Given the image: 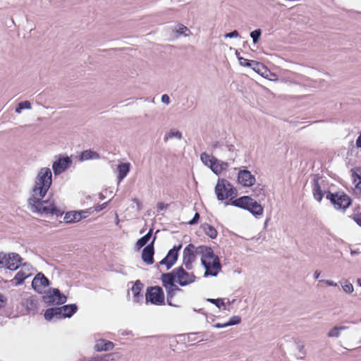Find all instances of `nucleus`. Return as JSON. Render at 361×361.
I'll return each instance as SVG.
<instances>
[{
	"mask_svg": "<svg viewBox=\"0 0 361 361\" xmlns=\"http://www.w3.org/2000/svg\"><path fill=\"white\" fill-rule=\"evenodd\" d=\"M320 282H324L326 285L329 286H337V283L331 280H320Z\"/></svg>",
	"mask_w": 361,
	"mask_h": 361,
	"instance_id": "obj_50",
	"label": "nucleus"
},
{
	"mask_svg": "<svg viewBox=\"0 0 361 361\" xmlns=\"http://www.w3.org/2000/svg\"><path fill=\"white\" fill-rule=\"evenodd\" d=\"M319 176H318L317 175L314 177L312 188L313 196L314 199L317 200L319 202H320L322 200V198L324 197V193L322 190L320 184L319 183Z\"/></svg>",
	"mask_w": 361,
	"mask_h": 361,
	"instance_id": "obj_22",
	"label": "nucleus"
},
{
	"mask_svg": "<svg viewBox=\"0 0 361 361\" xmlns=\"http://www.w3.org/2000/svg\"><path fill=\"white\" fill-rule=\"evenodd\" d=\"M99 157L100 156L97 152L92 151L91 149H87L81 153L80 156V160L84 161L88 159H99Z\"/></svg>",
	"mask_w": 361,
	"mask_h": 361,
	"instance_id": "obj_26",
	"label": "nucleus"
},
{
	"mask_svg": "<svg viewBox=\"0 0 361 361\" xmlns=\"http://www.w3.org/2000/svg\"><path fill=\"white\" fill-rule=\"evenodd\" d=\"M49 284V279L41 272L37 274L32 281V288L39 293H42L44 288Z\"/></svg>",
	"mask_w": 361,
	"mask_h": 361,
	"instance_id": "obj_13",
	"label": "nucleus"
},
{
	"mask_svg": "<svg viewBox=\"0 0 361 361\" xmlns=\"http://www.w3.org/2000/svg\"><path fill=\"white\" fill-rule=\"evenodd\" d=\"M130 164L129 163H122L118 164V174L117 178L119 181L122 180L130 171Z\"/></svg>",
	"mask_w": 361,
	"mask_h": 361,
	"instance_id": "obj_25",
	"label": "nucleus"
},
{
	"mask_svg": "<svg viewBox=\"0 0 361 361\" xmlns=\"http://www.w3.org/2000/svg\"><path fill=\"white\" fill-rule=\"evenodd\" d=\"M107 204H108V202H104L102 204L97 206L95 208V210L97 212L102 210L104 208H105L106 207Z\"/></svg>",
	"mask_w": 361,
	"mask_h": 361,
	"instance_id": "obj_56",
	"label": "nucleus"
},
{
	"mask_svg": "<svg viewBox=\"0 0 361 361\" xmlns=\"http://www.w3.org/2000/svg\"><path fill=\"white\" fill-rule=\"evenodd\" d=\"M326 198L329 200L336 210L345 212L352 204L351 198L343 192L326 193Z\"/></svg>",
	"mask_w": 361,
	"mask_h": 361,
	"instance_id": "obj_3",
	"label": "nucleus"
},
{
	"mask_svg": "<svg viewBox=\"0 0 361 361\" xmlns=\"http://www.w3.org/2000/svg\"><path fill=\"white\" fill-rule=\"evenodd\" d=\"M254 192L256 194V196H259L261 193H262V195H264V190L262 187L260 185H258L255 189Z\"/></svg>",
	"mask_w": 361,
	"mask_h": 361,
	"instance_id": "obj_46",
	"label": "nucleus"
},
{
	"mask_svg": "<svg viewBox=\"0 0 361 361\" xmlns=\"http://www.w3.org/2000/svg\"><path fill=\"white\" fill-rule=\"evenodd\" d=\"M200 159L202 161V163L208 167H210L214 161H217L216 158L210 156L207 152H202L200 154Z\"/></svg>",
	"mask_w": 361,
	"mask_h": 361,
	"instance_id": "obj_31",
	"label": "nucleus"
},
{
	"mask_svg": "<svg viewBox=\"0 0 361 361\" xmlns=\"http://www.w3.org/2000/svg\"><path fill=\"white\" fill-rule=\"evenodd\" d=\"M133 202L136 204L137 209L140 210L142 208V203L137 198L133 199Z\"/></svg>",
	"mask_w": 361,
	"mask_h": 361,
	"instance_id": "obj_53",
	"label": "nucleus"
},
{
	"mask_svg": "<svg viewBox=\"0 0 361 361\" xmlns=\"http://www.w3.org/2000/svg\"><path fill=\"white\" fill-rule=\"evenodd\" d=\"M341 284L342 285L343 290L346 293L350 294L353 292L354 288L351 283L348 282V281H345L344 283L341 282Z\"/></svg>",
	"mask_w": 361,
	"mask_h": 361,
	"instance_id": "obj_37",
	"label": "nucleus"
},
{
	"mask_svg": "<svg viewBox=\"0 0 361 361\" xmlns=\"http://www.w3.org/2000/svg\"><path fill=\"white\" fill-rule=\"evenodd\" d=\"M42 301L47 305L56 304L55 295H54V292H51V289L42 297Z\"/></svg>",
	"mask_w": 361,
	"mask_h": 361,
	"instance_id": "obj_33",
	"label": "nucleus"
},
{
	"mask_svg": "<svg viewBox=\"0 0 361 361\" xmlns=\"http://www.w3.org/2000/svg\"><path fill=\"white\" fill-rule=\"evenodd\" d=\"M357 283H358L359 286H361V279H357Z\"/></svg>",
	"mask_w": 361,
	"mask_h": 361,
	"instance_id": "obj_64",
	"label": "nucleus"
},
{
	"mask_svg": "<svg viewBox=\"0 0 361 361\" xmlns=\"http://www.w3.org/2000/svg\"><path fill=\"white\" fill-rule=\"evenodd\" d=\"M52 174L49 168H42L36 178L35 185L32 188V196L28 199L29 209L39 214H51L56 216L63 215V212L59 209L53 202L42 200L52 183Z\"/></svg>",
	"mask_w": 361,
	"mask_h": 361,
	"instance_id": "obj_1",
	"label": "nucleus"
},
{
	"mask_svg": "<svg viewBox=\"0 0 361 361\" xmlns=\"http://www.w3.org/2000/svg\"><path fill=\"white\" fill-rule=\"evenodd\" d=\"M195 252L197 255H201V259H212L216 255H214L213 250L208 246L200 245L195 249Z\"/></svg>",
	"mask_w": 361,
	"mask_h": 361,
	"instance_id": "obj_20",
	"label": "nucleus"
},
{
	"mask_svg": "<svg viewBox=\"0 0 361 361\" xmlns=\"http://www.w3.org/2000/svg\"><path fill=\"white\" fill-rule=\"evenodd\" d=\"M353 183L355 184L354 192L357 195H361V167H355L351 169Z\"/></svg>",
	"mask_w": 361,
	"mask_h": 361,
	"instance_id": "obj_17",
	"label": "nucleus"
},
{
	"mask_svg": "<svg viewBox=\"0 0 361 361\" xmlns=\"http://www.w3.org/2000/svg\"><path fill=\"white\" fill-rule=\"evenodd\" d=\"M360 253V251L359 250H351L350 251V254L351 255H357Z\"/></svg>",
	"mask_w": 361,
	"mask_h": 361,
	"instance_id": "obj_61",
	"label": "nucleus"
},
{
	"mask_svg": "<svg viewBox=\"0 0 361 361\" xmlns=\"http://www.w3.org/2000/svg\"><path fill=\"white\" fill-rule=\"evenodd\" d=\"M22 260L21 257L16 252H0V268L15 271L21 265Z\"/></svg>",
	"mask_w": 361,
	"mask_h": 361,
	"instance_id": "obj_6",
	"label": "nucleus"
},
{
	"mask_svg": "<svg viewBox=\"0 0 361 361\" xmlns=\"http://www.w3.org/2000/svg\"><path fill=\"white\" fill-rule=\"evenodd\" d=\"M356 146L358 148H361V132L360 135L358 136L357 140H356Z\"/></svg>",
	"mask_w": 361,
	"mask_h": 361,
	"instance_id": "obj_57",
	"label": "nucleus"
},
{
	"mask_svg": "<svg viewBox=\"0 0 361 361\" xmlns=\"http://www.w3.org/2000/svg\"><path fill=\"white\" fill-rule=\"evenodd\" d=\"M227 326H227L226 322L224 323V324L216 323L214 325V327L216 328V329L224 328V327H227Z\"/></svg>",
	"mask_w": 361,
	"mask_h": 361,
	"instance_id": "obj_55",
	"label": "nucleus"
},
{
	"mask_svg": "<svg viewBox=\"0 0 361 361\" xmlns=\"http://www.w3.org/2000/svg\"><path fill=\"white\" fill-rule=\"evenodd\" d=\"M21 304L25 307L26 311L28 313L35 314L37 310V300L34 297L31 296L22 300Z\"/></svg>",
	"mask_w": 361,
	"mask_h": 361,
	"instance_id": "obj_18",
	"label": "nucleus"
},
{
	"mask_svg": "<svg viewBox=\"0 0 361 361\" xmlns=\"http://www.w3.org/2000/svg\"><path fill=\"white\" fill-rule=\"evenodd\" d=\"M212 149L214 150L216 148H220L222 147V144L219 141L213 142L211 145Z\"/></svg>",
	"mask_w": 361,
	"mask_h": 361,
	"instance_id": "obj_49",
	"label": "nucleus"
},
{
	"mask_svg": "<svg viewBox=\"0 0 361 361\" xmlns=\"http://www.w3.org/2000/svg\"><path fill=\"white\" fill-rule=\"evenodd\" d=\"M173 137H176L178 140H181L182 139V133L179 130H176L171 129V130H170V131L168 133H166L164 135V140L165 142H168V140L170 138H173Z\"/></svg>",
	"mask_w": 361,
	"mask_h": 361,
	"instance_id": "obj_34",
	"label": "nucleus"
},
{
	"mask_svg": "<svg viewBox=\"0 0 361 361\" xmlns=\"http://www.w3.org/2000/svg\"><path fill=\"white\" fill-rule=\"evenodd\" d=\"M231 204L249 211L252 215L257 216L263 214L262 206L250 196H243L231 201Z\"/></svg>",
	"mask_w": 361,
	"mask_h": 361,
	"instance_id": "obj_2",
	"label": "nucleus"
},
{
	"mask_svg": "<svg viewBox=\"0 0 361 361\" xmlns=\"http://www.w3.org/2000/svg\"><path fill=\"white\" fill-rule=\"evenodd\" d=\"M197 333H190L188 334V341H197Z\"/></svg>",
	"mask_w": 361,
	"mask_h": 361,
	"instance_id": "obj_48",
	"label": "nucleus"
},
{
	"mask_svg": "<svg viewBox=\"0 0 361 361\" xmlns=\"http://www.w3.org/2000/svg\"><path fill=\"white\" fill-rule=\"evenodd\" d=\"M184 269L183 266L178 267L173 269L171 274L173 276L174 281H176L180 286H186L196 280V276L193 273H189Z\"/></svg>",
	"mask_w": 361,
	"mask_h": 361,
	"instance_id": "obj_7",
	"label": "nucleus"
},
{
	"mask_svg": "<svg viewBox=\"0 0 361 361\" xmlns=\"http://www.w3.org/2000/svg\"><path fill=\"white\" fill-rule=\"evenodd\" d=\"M261 35V29H256L250 32V37L252 39L254 44H257L259 42Z\"/></svg>",
	"mask_w": 361,
	"mask_h": 361,
	"instance_id": "obj_36",
	"label": "nucleus"
},
{
	"mask_svg": "<svg viewBox=\"0 0 361 361\" xmlns=\"http://www.w3.org/2000/svg\"><path fill=\"white\" fill-rule=\"evenodd\" d=\"M168 207L169 204H164V202H158L157 206L158 212L166 209Z\"/></svg>",
	"mask_w": 361,
	"mask_h": 361,
	"instance_id": "obj_47",
	"label": "nucleus"
},
{
	"mask_svg": "<svg viewBox=\"0 0 361 361\" xmlns=\"http://www.w3.org/2000/svg\"><path fill=\"white\" fill-rule=\"evenodd\" d=\"M209 302L214 304L216 305L218 308L223 307L224 310L226 309L225 303L224 302V300L222 298H217V299H213V298H208L207 300Z\"/></svg>",
	"mask_w": 361,
	"mask_h": 361,
	"instance_id": "obj_35",
	"label": "nucleus"
},
{
	"mask_svg": "<svg viewBox=\"0 0 361 361\" xmlns=\"http://www.w3.org/2000/svg\"><path fill=\"white\" fill-rule=\"evenodd\" d=\"M244 66L252 67L255 72L260 73L262 75H264V73H262V71L264 70L265 71H267V68H265V66L262 63L257 62L256 61L246 62V63H244Z\"/></svg>",
	"mask_w": 361,
	"mask_h": 361,
	"instance_id": "obj_27",
	"label": "nucleus"
},
{
	"mask_svg": "<svg viewBox=\"0 0 361 361\" xmlns=\"http://www.w3.org/2000/svg\"><path fill=\"white\" fill-rule=\"evenodd\" d=\"M227 148L229 152H233L234 150V146L233 145H228Z\"/></svg>",
	"mask_w": 361,
	"mask_h": 361,
	"instance_id": "obj_60",
	"label": "nucleus"
},
{
	"mask_svg": "<svg viewBox=\"0 0 361 361\" xmlns=\"http://www.w3.org/2000/svg\"><path fill=\"white\" fill-rule=\"evenodd\" d=\"M238 36H239V33L237 30H233L231 32L226 33L224 35V37L226 38H235V37H238Z\"/></svg>",
	"mask_w": 361,
	"mask_h": 361,
	"instance_id": "obj_43",
	"label": "nucleus"
},
{
	"mask_svg": "<svg viewBox=\"0 0 361 361\" xmlns=\"http://www.w3.org/2000/svg\"><path fill=\"white\" fill-rule=\"evenodd\" d=\"M63 313L61 307H50L48 308L44 314V319L47 321H51L53 319H63Z\"/></svg>",
	"mask_w": 361,
	"mask_h": 361,
	"instance_id": "obj_19",
	"label": "nucleus"
},
{
	"mask_svg": "<svg viewBox=\"0 0 361 361\" xmlns=\"http://www.w3.org/2000/svg\"><path fill=\"white\" fill-rule=\"evenodd\" d=\"M72 159L71 157H59L52 164V169L55 176L60 175L68 169L72 164Z\"/></svg>",
	"mask_w": 361,
	"mask_h": 361,
	"instance_id": "obj_12",
	"label": "nucleus"
},
{
	"mask_svg": "<svg viewBox=\"0 0 361 361\" xmlns=\"http://www.w3.org/2000/svg\"><path fill=\"white\" fill-rule=\"evenodd\" d=\"M238 61L240 63V65L244 66V63H246V62H251L250 60L244 59L243 57H238Z\"/></svg>",
	"mask_w": 361,
	"mask_h": 361,
	"instance_id": "obj_54",
	"label": "nucleus"
},
{
	"mask_svg": "<svg viewBox=\"0 0 361 361\" xmlns=\"http://www.w3.org/2000/svg\"><path fill=\"white\" fill-rule=\"evenodd\" d=\"M4 302V296L0 294V307L3 306Z\"/></svg>",
	"mask_w": 361,
	"mask_h": 361,
	"instance_id": "obj_62",
	"label": "nucleus"
},
{
	"mask_svg": "<svg viewBox=\"0 0 361 361\" xmlns=\"http://www.w3.org/2000/svg\"><path fill=\"white\" fill-rule=\"evenodd\" d=\"M30 276V274L25 272L23 269L20 270L18 272H17L13 279V280L16 281V285L22 284L25 280V279H27Z\"/></svg>",
	"mask_w": 361,
	"mask_h": 361,
	"instance_id": "obj_32",
	"label": "nucleus"
},
{
	"mask_svg": "<svg viewBox=\"0 0 361 361\" xmlns=\"http://www.w3.org/2000/svg\"><path fill=\"white\" fill-rule=\"evenodd\" d=\"M209 168L216 175H219L221 173V168L219 166V162L218 160L217 161H214L212 165Z\"/></svg>",
	"mask_w": 361,
	"mask_h": 361,
	"instance_id": "obj_39",
	"label": "nucleus"
},
{
	"mask_svg": "<svg viewBox=\"0 0 361 361\" xmlns=\"http://www.w3.org/2000/svg\"><path fill=\"white\" fill-rule=\"evenodd\" d=\"M22 110H23V108L21 107V106H20V105H19V104H18V106H17V107L16 108V112L17 114H20V113H21V111H22Z\"/></svg>",
	"mask_w": 361,
	"mask_h": 361,
	"instance_id": "obj_58",
	"label": "nucleus"
},
{
	"mask_svg": "<svg viewBox=\"0 0 361 361\" xmlns=\"http://www.w3.org/2000/svg\"><path fill=\"white\" fill-rule=\"evenodd\" d=\"M195 249L193 244L188 245L183 252V265L185 269L190 270L192 268V262L195 260Z\"/></svg>",
	"mask_w": 361,
	"mask_h": 361,
	"instance_id": "obj_11",
	"label": "nucleus"
},
{
	"mask_svg": "<svg viewBox=\"0 0 361 361\" xmlns=\"http://www.w3.org/2000/svg\"><path fill=\"white\" fill-rule=\"evenodd\" d=\"M63 313V318L71 317L78 310V306L75 304H70L60 307Z\"/></svg>",
	"mask_w": 361,
	"mask_h": 361,
	"instance_id": "obj_24",
	"label": "nucleus"
},
{
	"mask_svg": "<svg viewBox=\"0 0 361 361\" xmlns=\"http://www.w3.org/2000/svg\"><path fill=\"white\" fill-rule=\"evenodd\" d=\"M114 348V343L111 341H106L104 339H99L97 341L94 349L98 351H109Z\"/></svg>",
	"mask_w": 361,
	"mask_h": 361,
	"instance_id": "obj_23",
	"label": "nucleus"
},
{
	"mask_svg": "<svg viewBox=\"0 0 361 361\" xmlns=\"http://www.w3.org/2000/svg\"><path fill=\"white\" fill-rule=\"evenodd\" d=\"M339 336H340V331L338 329V326H334L328 333L329 337H338Z\"/></svg>",
	"mask_w": 361,
	"mask_h": 361,
	"instance_id": "obj_41",
	"label": "nucleus"
},
{
	"mask_svg": "<svg viewBox=\"0 0 361 361\" xmlns=\"http://www.w3.org/2000/svg\"><path fill=\"white\" fill-rule=\"evenodd\" d=\"M241 322V317L240 316H233L230 318L228 322H226L227 326H233L238 324Z\"/></svg>",
	"mask_w": 361,
	"mask_h": 361,
	"instance_id": "obj_38",
	"label": "nucleus"
},
{
	"mask_svg": "<svg viewBox=\"0 0 361 361\" xmlns=\"http://www.w3.org/2000/svg\"><path fill=\"white\" fill-rule=\"evenodd\" d=\"M178 28L176 30L179 35H183L185 36H188V35L185 33L186 31H189L188 28L183 24L178 25Z\"/></svg>",
	"mask_w": 361,
	"mask_h": 361,
	"instance_id": "obj_40",
	"label": "nucleus"
},
{
	"mask_svg": "<svg viewBox=\"0 0 361 361\" xmlns=\"http://www.w3.org/2000/svg\"><path fill=\"white\" fill-rule=\"evenodd\" d=\"M181 248V243L178 245H174L172 249L168 251L166 256L159 262L157 266L165 265L167 270L170 269L177 262L179 251Z\"/></svg>",
	"mask_w": 361,
	"mask_h": 361,
	"instance_id": "obj_9",
	"label": "nucleus"
},
{
	"mask_svg": "<svg viewBox=\"0 0 361 361\" xmlns=\"http://www.w3.org/2000/svg\"><path fill=\"white\" fill-rule=\"evenodd\" d=\"M143 287L144 285L140 280H137L133 284L131 290L133 294V300L135 302H140L142 300L143 295L140 293V292Z\"/></svg>",
	"mask_w": 361,
	"mask_h": 361,
	"instance_id": "obj_21",
	"label": "nucleus"
},
{
	"mask_svg": "<svg viewBox=\"0 0 361 361\" xmlns=\"http://www.w3.org/2000/svg\"><path fill=\"white\" fill-rule=\"evenodd\" d=\"M238 181L244 187H250L255 184L256 179L250 171L244 169L238 172Z\"/></svg>",
	"mask_w": 361,
	"mask_h": 361,
	"instance_id": "obj_15",
	"label": "nucleus"
},
{
	"mask_svg": "<svg viewBox=\"0 0 361 361\" xmlns=\"http://www.w3.org/2000/svg\"><path fill=\"white\" fill-rule=\"evenodd\" d=\"M20 106L23 108V109H30L31 104L29 101H23L18 103Z\"/></svg>",
	"mask_w": 361,
	"mask_h": 361,
	"instance_id": "obj_44",
	"label": "nucleus"
},
{
	"mask_svg": "<svg viewBox=\"0 0 361 361\" xmlns=\"http://www.w3.org/2000/svg\"><path fill=\"white\" fill-rule=\"evenodd\" d=\"M199 219H200V214H199V213L196 212L193 218L189 221V224L195 225L198 223Z\"/></svg>",
	"mask_w": 361,
	"mask_h": 361,
	"instance_id": "obj_45",
	"label": "nucleus"
},
{
	"mask_svg": "<svg viewBox=\"0 0 361 361\" xmlns=\"http://www.w3.org/2000/svg\"><path fill=\"white\" fill-rule=\"evenodd\" d=\"M219 166L221 168V172H222V171L225 170L228 166V164L227 162L221 161L219 162Z\"/></svg>",
	"mask_w": 361,
	"mask_h": 361,
	"instance_id": "obj_52",
	"label": "nucleus"
},
{
	"mask_svg": "<svg viewBox=\"0 0 361 361\" xmlns=\"http://www.w3.org/2000/svg\"><path fill=\"white\" fill-rule=\"evenodd\" d=\"M354 221L361 227V212L355 214L353 216H350Z\"/></svg>",
	"mask_w": 361,
	"mask_h": 361,
	"instance_id": "obj_42",
	"label": "nucleus"
},
{
	"mask_svg": "<svg viewBox=\"0 0 361 361\" xmlns=\"http://www.w3.org/2000/svg\"><path fill=\"white\" fill-rule=\"evenodd\" d=\"M152 232L153 228H150L146 235H145L144 236L137 240L135 244L137 250L141 249L142 247L147 244V243L149 242V239L152 237Z\"/></svg>",
	"mask_w": 361,
	"mask_h": 361,
	"instance_id": "obj_28",
	"label": "nucleus"
},
{
	"mask_svg": "<svg viewBox=\"0 0 361 361\" xmlns=\"http://www.w3.org/2000/svg\"><path fill=\"white\" fill-rule=\"evenodd\" d=\"M161 102L166 104H169L171 102L169 97L167 94L161 96Z\"/></svg>",
	"mask_w": 361,
	"mask_h": 361,
	"instance_id": "obj_51",
	"label": "nucleus"
},
{
	"mask_svg": "<svg viewBox=\"0 0 361 361\" xmlns=\"http://www.w3.org/2000/svg\"><path fill=\"white\" fill-rule=\"evenodd\" d=\"M338 329L340 331H342V330H345L347 329V326H338Z\"/></svg>",
	"mask_w": 361,
	"mask_h": 361,
	"instance_id": "obj_63",
	"label": "nucleus"
},
{
	"mask_svg": "<svg viewBox=\"0 0 361 361\" xmlns=\"http://www.w3.org/2000/svg\"><path fill=\"white\" fill-rule=\"evenodd\" d=\"M146 302L155 305H164V293L161 287L155 286L147 288L145 293Z\"/></svg>",
	"mask_w": 361,
	"mask_h": 361,
	"instance_id": "obj_8",
	"label": "nucleus"
},
{
	"mask_svg": "<svg viewBox=\"0 0 361 361\" xmlns=\"http://www.w3.org/2000/svg\"><path fill=\"white\" fill-rule=\"evenodd\" d=\"M161 280L163 286L166 290V300L167 304L169 306L178 307L172 303V298L175 296L176 292H181L182 289L180 288L176 284V281L173 279V276L171 274H162L161 276Z\"/></svg>",
	"mask_w": 361,
	"mask_h": 361,
	"instance_id": "obj_5",
	"label": "nucleus"
},
{
	"mask_svg": "<svg viewBox=\"0 0 361 361\" xmlns=\"http://www.w3.org/2000/svg\"><path fill=\"white\" fill-rule=\"evenodd\" d=\"M88 212L85 210L71 211L66 212L63 218L66 223L71 224L78 222L87 216Z\"/></svg>",
	"mask_w": 361,
	"mask_h": 361,
	"instance_id": "obj_16",
	"label": "nucleus"
},
{
	"mask_svg": "<svg viewBox=\"0 0 361 361\" xmlns=\"http://www.w3.org/2000/svg\"><path fill=\"white\" fill-rule=\"evenodd\" d=\"M51 291L54 292L56 298V305H63L67 301V297L62 294L58 288H51Z\"/></svg>",
	"mask_w": 361,
	"mask_h": 361,
	"instance_id": "obj_29",
	"label": "nucleus"
},
{
	"mask_svg": "<svg viewBox=\"0 0 361 361\" xmlns=\"http://www.w3.org/2000/svg\"><path fill=\"white\" fill-rule=\"evenodd\" d=\"M202 229L204 233L208 235L209 238L214 239L217 236V231L216 228L208 224H204L202 226Z\"/></svg>",
	"mask_w": 361,
	"mask_h": 361,
	"instance_id": "obj_30",
	"label": "nucleus"
},
{
	"mask_svg": "<svg viewBox=\"0 0 361 361\" xmlns=\"http://www.w3.org/2000/svg\"><path fill=\"white\" fill-rule=\"evenodd\" d=\"M156 235L152 238L150 243L147 244L142 252V259L147 264H152L154 263V242L156 240Z\"/></svg>",
	"mask_w": 361,
	"mask_h": 361,
	"instance_id": "obj_14",
	"label": "nucleus"
},
{
	"mask_svg": "<svg viewBox=\"0 0 361 361\" xmlns=\"http://www.w3.org/2000/svg\"><path fill=\"white\" fill-rule=\"evenodd\" d=\"M215 194L218 200H224L228 197L237 196V190L233 185L226 179H219L214 188Z\"/></svg>",
	"mask_w": 361,
	"mask_h": 361,
	"instance_id": "obj_4",
	"label": "nucleus"
},
{
	"mask_svg": "<svg viewBox=\"0 0 361 361\" xmlns=\"http://www.w3.org/2000/svg\"><path fill=\"white\" fill-rule=\"evenodd\" d=\"M320 276V271L318 270H316L314 274V277L315 279H318Z\"/></svg>",
	"mask_w": 361,
	"mask_h": 361,
	"instance_id": "obj_59",
	"label": "nucleus"
},
{
	"mask_svg": "<svg viewBox=\"0 0 361 361\" xmlns=\"http://www.w3.org/2000/svg\"><path fill=\"white\" fill-rule=\"evenodd\" d=\"M212 262H207L205 259H201V264L205 269L204 276H216L219 271L221 269V264L218 256L213 257Z\"/></svg>",
	"mask_w": 361,
	"mask_h": 361,
	"instance_id": "obj_10",
	"label": "nucleus"
}]
</instances>
